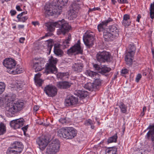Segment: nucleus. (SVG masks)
<instances>
[{
  "instance_id": "obj_1",
  "label": "nucleus",
  "mask_w": 154,
  "mask_h": 154,
  "mask_svg": "<svg viewBox=\"0 0 154 154\" xmlns=\"http://www.w3.org/2000/svg\"><path fill=\"white\" fill-rule=\"evenodd\" d=\"M45 26L48 30L50 32L53 31L55 29V27L59 28L57 32L58 35H65L71 28V26L63 19L55 22L46 23Z\"/></svg>"
},
{
  "instance_id": "obj_2",
  "label": "nucleus",
  "mask_w": 154,
  "mask_h": 154,
  "mask_svg": "<svg viewBox=\"0 0 154 154\" xmlns=\"http://www.w3.org/2000/svg\"><path fill=\"white\" fill-rule=\"evenodd\" d=\"M57 135L61 138L72 139L76 135L77 131L72 127L62 128L58 130Z\"/></svg>"
},
{
  "instance_id": "obj_3",
  "label": "nucleus",
  "mask_w": 154,
  "mask_h": 154,
  "mask_svg": "<svg viewBox=\"0 0 154 154\" xmlns=\"http://www.w3.org/2000/svg\"><path fill=\"white\" fill-rule=\"evenodd\" d=\"M24 103L21 100H18L14 103H9L6 107L7 111L11 114H14L20 111L23 108Z\"/></svg>"
},
{
  "instance_id": "obj_4",
  "label": "nucleus",
  "mask_w": 154,
  "mask_h": 154,
  "mask_svg": "<svg viewBox=\"0 0 154 154\" xmlns=\"http://www.w3.org/2000/svg\"><path fill=\"white\" fill-rule=\"evenodd\" d=\"M136 47L133 44L129 45L126 53L125 59L126 64L129 66H131L132 63V58L135 53Z\"/></svg>"
},
{
  "instance_id": "obj_5",
  "label": "nucleus",
  "mask_w": 154,
  "mask_h": 154,
  "mask_svg": "<svg viewBox=\"0 0 154 154\" xmlns=\"http://www.w3.org/2000/svg\"><path fill=\"white\" fill-rule=\"evenodd\" d=\"M96 57L97 61L101 63L109 62L112 59L110 53L105 51L99 52Z\"/></svg>"
},
{
  "instance_id": "obj_6",
  "label": "nucleus",
  "mask_w": 154,
  "mask_h": 154,
  "mask_svg": "<svg viewBox=\"0 0 154 154\" xmlns=\"http://www.w3.org/2000/svg\"><path fill=\"white\" fill-rule=\"evenodd\" d=\"M49 63L46 64L45 72L47 74L49 73L56 74L57 72L56 66L57 61V59L52 57L49 60Z\"/></svg>"
},
{
  "instance_id": "obj_7",
  "label": "nucleus",
  "mask_w": 154,
  "mask_h": 154,
  "mask_svg": "<svg viewBox=\"0 0 154 154\" xmlns=\"http://www.w3.org/2000/svg\"><path fill=\"white\" fill-rule=\"evenodd\" d=\"M60 143L58 140H55L50 143L48 146L46 152L48 154H55L59 150Z\"/></svg>"
},
{
  "instance_id": "obj_8",
  "label": "nucleus",
  "mask_w": 154,
  "mask_h": 154,
  "mask_svg": "<svg viewBox=\"0 0 154 154\" xmlns=\"http://www.w3.org/2000/svg\"><path fill=\"white\" fill-rule=\"evenodd\" d=\"M94 34L90 31L86 32L83 36V41L85 45L90 48L94 45Z\"/></svg>"
},
{
  "instance_id": "obj_9",
  "label": "nucleus",
  "mask_w": 154,
  "mask_h": 154,
  "mask_svg": "<svg viewBox=\"0 0 154 154\" xmlns=\"http://www.w3.org/2000/svg\"><path fill=\"white\" fill-rule=\"evenodd\" d=\"M52 5L53 2L51 4H46L44 8V13L46 16H53L54 14H60L59 13H58V11L56 8L54 7Z\"/></svg>"
},
{
  "instance_id": "obj_10",
  "label": "nucleus",
  "mask_w": 154,
  "mask_h": 154,
  "mask_svg": "<svg viewBox=\"0 0 154 154\" xmlns=\"http://www.w3.org/2000/svg\"><path fill=\"white\" fill-rule=\"evenodd\" d=\"M80 40L78 41L77 43L67 51V53L69 54H71L73 53L75 54H81L83 53V50L80 46Z\"/></svg>"
},
{
  "instance_id": "obj_11",
  "label": "nucleus",
  "mask_w": 154,
  "mask_h": 154,
  "mask_svg": "<svg viewBox=\"0 0 154 154\" xmlns=\"http://www.w3.org/2000/svg\"><path fill=\"white\" fill-rule=\"evenodd\" d=\"M78 101V99L73 96L68 95L65 100L64 105L66 106H75Z\"/></svg>"
},
{
  "instance_id": "obj_12",
  "label": "nucleus",
  "mask_w": 154,
  "mask_h": 154,
  "mask_svg": "<svg viewBox=\"0 0 154 154\" xmlns=\"http://www.w3.org/2000/svg\"><path fill=\"white\" fill-rule=\"evenodd\" d=\"M68 2V0H54L53 1L52 5L56 8L58 13L60 14L62 12L63 8L67 5Z\"/></svg>"
},
{
  "instance_id": "obj_13",
  "label": "nucleus",
  "mask_w": 154,
  "mask_h": 154,
  "mask_svg": "<svg viewBox=\"0 0 154 154\" xmlns=\"http://www.w3.org/2000/svg\"><path fill=\"white\" fill-rule=\"evenodd\" d=\"M3 65L7 69H9L8 72L11 73L10 71L12 70L16 66V62L15 61L12 59L8 58L6 59L3 62Z\"/></svg>"
},
{
  "instance_id": "obj_14",
  "label": "nucleus",
  "mask_w": 154,
  "mask_h": 154,
  "mask_svg": "<svg viewBox=\"0 0 154 154\" xmlns=\"http://www.w3.org/2000/svg\"><path fill=\"white\" fill-rule=\"evenodd\" d=\"M44 91L49 97H53L57 94V90L54 86L48 85L46 86L44 88Z\"/></svg>"
},
{
  "instance_id": "obj_15",
  "label": "nucleus",
  "mask_w": 154,
  "mask_h": 154,
  "mask_svg": "<svg viewBox=\"0 0 154 154\" xmlns=\"http://www.w3.org/2000/svg\"><path fill=\"white\" fill-rule=\"evenodd\" d=\"M25 121L23 118H20L11 121L10 125L11 127L14 129L19 128L23 125Z\"/></svg>"
},
{
  "instance_id": "obj_16",
  "label": "nucleus",
  "mask_w": 154,
  "mask_h": 154,
  "mask_svg": "<svg viewBox=\"0 0 154 154\" xmlns=\"http://www.w3.org/2000/svg\"><path fill=\"white\" fill-rule=\"evenodd\" d=\"M36 142L39 149L43 150L47 146L48 140L45 137H40L37 138Z\"/></svg>"
},
{
  "instance_id": "obj_17",
  "label": "nucleus",
  "mask_w": 154,
  "mask_h": 154,
  "mask_svg": "<svg viewBox=\"0 0 154 154\" xmlns=\"http://www.w3.org/2000/svg\"><path fill=\"white\" fill-rule=\"evenodd\" d=\"M102 31H103V38L105 41H113L116 38L113 36L108 29H103Z\"/></svg>"
},
{
  "instance_id": "obj_18",
  "label": "nucleus",
  "mask_w": 154,
  "mask_h": 154,
  "mask_svg": "<svg viewBox=\"0 0 154 154\" xmlns=\"http://www.w3.org/2000/svg\"><path fill=\"white\" fill-rule=\"evenodd\" d=\"M84 65L82 61L74 63L72 65V69L77 72H82L83 69Z\"/></svg>"
},
{
  "instance_id": "obj_19",
  "label": "nucleus",
  "mask_w": 154,
  "mask_h": 154,
  "mask_svg": "<svg viewBox=\"0 0 154 154\" xmlns=\"http://www.w3.org/2000/svg\"><path fill=\"white\" fill-rule=\"evenodd\" d=\"M33 67L34 68L35 72H38L41 70L43 68L42 63L41 61L36 58L33 60Z\"/></svg>"
},
{
  "instance_id": "obj_20",
  "label": "nucleus",
  "mask_w": 154,
  "mask_h": 154,
  "mask_svg": "<svg viewBox=\"0 0 154 154\" xmlns=\"http://www.w3.org/2000/svg\"><path fill=\"white\" fill-rule=\"evenodd\" d=\"M119 27L117 25L113 24L110 26L109 29H108L109 30L112 34L114 37L117 38L119 35Z\"/></svg>"
},
{
  "instance_id": "obj_21",
  "label": "nucleus",
  "mask_w": 154,
  "mask_h": 154,
  "mask_svg": "<svg viewBox=\"0 0 154 154\" xmlns=\"http://www.w3.org/2000/svg\"><path fill=\"white\" fill-rule=\"evenodd\" d=\"M72 84L71 83L68 81H61L57 83V86L59 88L65 89L69 88Z\"/></svg>"
},
{
  "instance_id": "obj_22",
  "label": "nucleus",
  "mask_w": 154,
  "mask_h": 154,
  "mask_svg": "<svg viewBox=\"0 0 154 154\" xmlns=\"http://www.w3.org/2000/svg\"><path fill=\"white\" fill-rule=\"evenodd\" d=\"M149 129V131L147 132L146 135L148 139L150 137L151 138L152 141H154V125H149L147 129ZM153 149L154 150V142H153Z\"/></svg>"
},
{
  "instance_id": "obj_23",
  "label": "nucleus",
  "mask_w": 154,
  "mask_h": 154,
  "mask_svg": "<svg viewBox=\"0 0 154 154\" xmlns=\"http://www.w3.org/2000/svg\"><path fill=\"white\" fill-rule=\"evenodd\" d=\"M113 19L109 18L107 20L102 22L97 26V28L99 32H102L103 31V29H105L106 26L110 22H112Z\"/></svg>"
},
{
  "instance_id": "obj_24",
  "label": "nucleus",
  "mask_w": 154,
  "mask_h": 154,
  "mask_svg": "<svg viewBox=\"0 0 154 154\" xmlns=\"http://www.w3.org/2000/svg\"><path fill=\"white\" fill-rule=\"evenodd\" d=\"M60 45L59 44H55L54 45V54L59 57L62 56L63 52V51L60 49Z\"/></svg>"
},
{
  "instance_id": "obj_25",
  "label": "nucleus",
  "mask_w": 154,
  "mask_h": 154,
  "mask_svg": "<svg viewBox=\"0 0 154 154\" xmlns=\"http://www.w3.org/2000/svg\"><path fill=\"white\" fill-rule=\"evenodd\" d=\"M11 147L16 149V150L20 153L23 150V146L21 143L16 141L13 143Z\"/></svg>"
},
{
  "instance_id": "obj_26",
  "label": "nucleus",
  "mask_w": 154,
  "mask_h": 154,
  "mask_svg": "<svg viewBox=\"0 0 154 154\" xmlns=\"http://www.w3.org/2000/svg\"><path fill=\"white\" fill-rule=\"evenodd\" d=\"M131 23L129 15L128 14H125L123 17L122 24L125 26H128L131 24Z\"/></svg>"
},
{
  "instance_id": "obj_27",
  "label": "nucleus",
  "mask_w": 154,
  "mask_h": 154,
  "mask_svg": "<svg viewBox=\"0 0 154 154\" xmlns=\"http://www.w3.org/2000/svg\"><path fill=\"white\" fill-rule=\"evenodd\" d=\"M101 69L100 73L103 75H105L106 73L109 72L111 70L110 68L107 67L106 66L103 65L101 66Z\"/></svg>"
},
{
  "instance_id": "obj_28",
  "label": "nucleus",
  "mask_w": 154,
  "mask_h": 154,
  "mask_svg": "<svg viewBox=\"0 0 154 154\" xmlns=\"http://www.w3.org/2000/svg\"><path fill=\"white\" fill-rule=\"evenodd\" d=\"M45 44L47 46L48 50L50 53L54 44V42L53 40L51 39L50 40H46L45 42Z\"/></svg>"
},
{
  "instance_id": "obj_29",
  "label": "nucleus",
  "mask_w": 154,
  "mask_h": 154,
  "mask_svg": "<svg viewBox=\"0 0 154 154\" xmlns=\"http://www.w3.org/2000/svg\"><path fill=\"white\" fill-rule=\"evenodd\" d=\"M84 88L90 91H92L95 88L94 85L93 83L88 82L85 85Z\"/></svg>"
},
{
  "instance_id": "obj_30",
  "label": "nucleus",
  "mask_w": 154,
  "mask_h": 154,
  "mask_svg": "<svg viewBox=\"0 0 154 154\" xmlns=\"http://www.w3.org/2000/svg\"><path fill=\"white\" fill-rule=\"evenodd\" d=\"M11 70V71H10V72H11V74H20L22 73L23 72V69L22 68H17L16 66L15 67L14 69L12 70Z\"/></svg>"
},
{
  "instance_id": "obj_31",
  "label": "nucleus",
  "mask_w": 154,
  "mask_h": 154,
  "mask_svg": "<svg viewBox=\"0 0 154 154\" xmlns=\"http://www.w3.org/2000/svg\"><path fill=\"white\" fill-rule=\"evenodd\" d=\"M106 150L108 154H117V149L115 147H108Z\"/></svg>"
},
{
  "instance_id": "obj_32",
  "label": "nucleus",
  "mask_w": 154,
  "mask_h": 154,
  "mask_svg": "<svg viewBox=\"0 0 154 154\" xmlns=\"http://www.w3.org/2000/svg\"><path fill=\"white\" fill-rule=\"evenodd\" d=\"M69 73L68 72H59L57 74V78L62 79L67 77Z\"/></svg>"
},
{
  "instance_id": "obj_33",
  "label": "nucleus",
  "mask_w": 154,
  "mask_h": 154,
  "mask_svg": "<svg viewBox=\"0 0 154 154\" xmlns=\"http://www.w3.org/2000/svg\"><path fill=\"white\" fill-rule=\"evenodd\" d=\"M78 94L79 96L81 99L85 98L88 95V92L84 91H79Z\"/></svg>"
},
{
  "instance_id": "obj_34",
  "label": "nucleus",
  "mask_w": 154,
  "mask_h": 154,
  "mask_svg": "<svg viewBox=\"0 0 154 154\" xmlns=\"http://www.w3.org/2000/svg\"><path fill=\"white\" fill-rule=\"evenodd\" d=\"M20 153L16 149H14L13 148L11 147L8 149L7 154H20Z\"/></svg>"
},
{
  "instance_id": "obj_35",
  "label": "nucleus",
  "mask_w": 154,
  "mask_h": 154,
  "mask_svg": "<svg viewBox=\"0 0 154 154\" xmlns=\"http://www.w3.org/2000/svg\"><path fill=\"white\" fill-rule=\"evenodd\" d=\"M6 131V127L4 124L2 123L0 124V135L5 133Z\"/></svg>"
},
{
  "instance_id": "obj_36",
  "label": "nucleus",
  "mask_w": 154,
  "mask_h": 154,
  "mask_svg": "<svg viewBox=\"0 0 154 154\" xmlns=\"http://www.w3.org/2000/svg\"><path fill=\"white\" fill-rule=\"evenodd\" d=\"M117 139V134H116L113 136L109 137L107 141L108 143H111L112 142H116Z\"/></svg>"
},
{
  "instance_id": "obj_37",
  "label": "nucleus",
  "mask_w": 154,
  "mask_h": 154,
  "mask_svg": "<svg viewBox=\"0 0 154 154\" xmlns=\"http://www.w3.org/2000/svg\"><path fill=\"white\" fill-rule=\"evenodd\" d=\"M86 74L92 78L94 77L95 76L98 75L97 73L92 71L90 70H87L86 72Z\"/></svg>"
},
{
  "instance_id": "obj_38",
  "label": "nucleus",
  "mask_w": 154,
  "mask_h": 154,
  "mask_svg": "<svg viewBox=\"0 0 154 154\" xmlns=\"http://www.w3.org/2000/svg\"><path fill=\"white\" fill-rule=\"evenodd\" d=\"M150 17L151 19L154 18V2L153 4H151L150 9Z\"/></svg>"
},
{
  "instance_id": "obj_39",
  "label": "nucleus",
  "mask_w": 154,
  "mask_h": 154,
  "mask_svg": "<svg viewBox=\"0 0 154 154\" xmlns=\"http://www.w3.org/2000/svg\"><path fill=\"white\" fill-rule=\"evenodd\" d=\"M17 18L18 19L17 22H24L28 18V17L26 16L24 17L19 16L18 17L17 16Z\"/></svg>"
},
{
  "instance_id": "obj_40",
  "label": "nucleus",
  "mask_w": 154,
  "mask_h": 154,
  "mask_svg": "<svg viewBox=\"0 0 154 154\" xmlns=\"http://www.w3.org/2000/svg\"><path fill=\"white\" fill-rule=\"evenodd\" d=\"M119 107L123 113H125L126 112V107L122 102L120 103Z\"/></svg>"
},
{
  "instance_id": "obj_41",
  "label": "nucleus",
  "mask_w": 154,
  "mask_h": 154,
  "mask_svg": "<svg viewBox=\"0 0 154 154\" xmlns=\"http://www.w3.org/2000/svg\"><path fill=\"white\" fill-rule=\"evenodd\" d=\"M94 85L95 88H97V86H99L101 85V80L100 79H96L94 83H93Z\"/></svg>"
},
{
  "instance_id": "obj_42",
  "label": "nucleus",
  "mask_w": 154,
  "mask_h": 154,
  "mask_svg": "<svg viewBox=\"0 0 154 154\" xmlns=\"http://www.w3.org/2000/svg\"><path fill=\"white\" fill-rule=\"evenodd\" d=\"M34 80L36 85L39 86H41L43 82V81L40 79H35Z\"/></svg>"
},
{
  "instance_id": "obj_43",
  "label": "nucleus",
  "mask_w": 154,
  "mask_h": 154,
  "mask_svg": "<svg viewBox=\"0 0 154 154\" xmlns=\"http://www.w3.org/2000/svg\"><path fill=\"white\" fill-rule=\"evenodd\" d=\"M5 88V84L2 82H0V94L4 91Z\"/></svg>"
},
{
  "instance_id": "obj_44",
  "label": "nucleus",
  "mask_w": 154,
  "mask_h": 154,
  "mask_svg": "<svg viewBox=\"0 0 154 154\" xmlns=\"http://www.w3.org/2000/svg\"><path fill=\"white\" fill-rule=\"evenodd\" d=\"M93 67L94 69L98 71V72L100 73V70L101 67H100L99 65L97 64H93Z\"/></svg>"
},
{
  "instance_id": "obj_45",
  "label": "nucleus",
  "mask_w": 154,
  "mask_h": 154,
  "mask_svg": "<svg viewBox=\"0 0 154 154\" xmlns=\"http://www.w3.org/2000/svg\"><path fill=\"white\" fill-rule=\"evenodd\" d=\"M72 10L74 11L76 10L79 8V5L75 3H73L71 5Z\"/></svg>"
},
{
  "instance_id": "obj_46",
  "label": "nucleus",
  "mask_w": 154,
  "mask_h": 154,
  "mask_svg": "<svg viewBox=\"0 0 154 154\" xmlns=\"http://www.w3.org/2000/svg\"><path fill=\"white\" fill-rule=\"evenodd\" d=\"M94 123V122L92 120L88 119L86 120L85 122V124L86 125H93Z\"/></svg>"
},
{
  "instance_id": "obj_47",
  "label": "nucleus",
  "mask_w": 154,
  "mask_h": 154,
  "mask_svg": "<svg viewBox=\"0 0 154 154\" xmlns=\"http://www.w3.org/2000/svg\"><path fill=\"white\" fill-rule=\"evenodd\" d=\"M71 39V37L70 36H69L68 37V38L65 40L63 42V44L64 46H65L66 47V45H67V46H68V44L69 43V41H70V40Z\"/></svg>"
},
{
  "instance_id": "obj_48",
  "label": "nucleus",
  "mask_w": 154,
  "mask_h": 154,
  "mask_svg": "<svg viewBox=\"0 0 154 154\" xmlns=\"http://www.w3.org/2000/svg\"><path fill=\"white\" fill-rule=\"evenodd\" d=\"M142 77L141 74H138L137 75L135 81L137 82H138Z\"/></svg>"
},
{
  "instance_id": "obj_49",
  "label": "nucleus",
  "mask_w": 154,
  "mask_h": 154,
  "mask_svg": "<svg viewBox=\"0 0 154 154\" xmlns=\"http://www.w3.org/2000/svg\"><path fill=\"white\" fill-rule=\"evenodd\" d=\"M128 70L126 68H124L121 70V73L123 74H126L128 72Z\"/></svg>"
},
{
  "instance_id": "obj_50",
  "label": "nucleus",
  "mask_w": 154,
  "mask_h": 154,
  "mask_svg": "<svg viewBox=\"0 0 154 154\" xmlns=\"http://www.w3.org/2000/svg\"><path fill=\"white\" fill-rule=\"evenodd\" d=\"M59 121L60 122L63 124L66 123V118H61Z\"/></svg>"
},
{
  "instance_id": "obj_51",
  "label": "nucleus",
  "mask_w": 154,
  "mask_h": 154,
  "mask_svg": "<svg viewBox=\"0 0 154 154\" xmlns=\"http://www.w3.org/2000/svg\"><path fill=\"white\" fill-rule=\"evenodd\" d=\"M38 123L40 125H42L45 126H48V123L47 122H43L40 121H38Z\"/></svg>"
},
{
  "instance_id": "obj_52",
  "label": "nucleus",
  "mask_w": 154,
  "mask_h": 154,
  "mask_svg": "<svg viewBox=\"0 0 154 154\" xmlns=\"http://www.w3.org/2000/svg\"><path fill=\"white\" fill-rule=\"evenodd\" d=\"M28 125H27L26 126H25L22 128V129L23 130L24 134H25L26 131L27 130V129L28 128Z\"/></svg>"
},
{
  "instance_id": "obj_53",
  "label": "nucleus",
  "mask_w": 154,
  "mask_h": 154,
  "mask_svg": "<svg viewBox=\"0 0 154 154\" xmlns=\"http://www.w3.org/2000/svg\"><path fill=\"white\" fill-rule=\"evenodd\" d=\"M118 2L120 3H128L127 0H118Z\"/></svg>"
},
{
  "instance_id": "obj_54",
  "label": "nucleus",
  "mask_w": 154,
  "mask_h": 154,
  "mask_svg": "<svg viewBox=\"0 0 154 154\" xmlns=\"http://www.w3.org/2000/svg\"><path fill=\"white\" fill-rule=\"evenodd\" d=\"M40 76H41V75L39 73H38L36 74L35 75V76L34 77V80L35 79H40L39 78Z\"/></svg>"
},
{
  "instance_id": "obj_55",
  "label": "nucleus",
  "mask_w": 154,
  "mask_h": 154,
  "mask_svg": "<svg viewBox=\"0 0 154 154\" xmlns=\"http://www.w3.org/2000/svg\"><path fill=\"white\" fill-rule=\"evenodd\" d=\"M27 11H24L22 12L20 14H19L18 15H17V17H18L19 16H23V15L24 14H27Z\"/></svg>"
},
{
  "instance_id": "obj_56",
  "label": "nucleus",
  "mask_w": 154,
  "mask_h": 154,
  "mask_svg": "<svg viewBox=\"0 0 154 154\" xmlns=\"http://www.w3.org/2000/svg\"><path fill=\"white\" fill-rule=\"evenodd\" d=\"M39 108V107L38 106H37V105H35L34 106V107L33 108V110L34 111L36 112L38 110Z\"/></svg>"
},
{
  "instance_id": "obj_57",
  "label": "nucleus",
  "mask_w": 154,
  "mask_h": 154,
  "mask_svg": "<svg viewBox=\"0 0 154 154\" xmlns=\"http://www.w3.org/2000/svg\"><path fill=\"white\" fill-rule=\"evenodd\" d=\"M10 13L11 16H14L16 13V11L15 10H11L10 11Z\"/></svg>"
},
{
  "instance_id": "obj_58",
  "label": "nucleus",
  "mask_w": 154,
  "mask_h": 154,
  "mask_svg": "<svg viewBox=\"0 0 154 154\" xmlns=\"http://www.w3.org/2000/svg\"><path fill=\"white\" fill-rule=\"evenodd\" d=\"M100 8H99L97 7V8H93L90 9L89 11H95L96 10H100Z\"/></svg>"
},
{
  "instance_id": "obj_59",
  "label": "nucleus",
  "mask_w": 154,
  "mask_h": 154,
  "mask_svg": "<svg viewBox=\"0 0 154 154\" xmlns=\"http://www.w3.org/2000/svg\"><path fill=\"white\" fill-rule=\"evenodd\" d=\"M25 40V38L23 37H22L20 38L19 39V42L21 43H23L24 41Z\"/></svg>"
},
{
  "instance_id": "obj_60",
  "label": "nucleus",
  "mask_w": 154,
  "mask_h": 154,
  "mask_svg": "<svg viewBox=\"0 0 154 154\" xmlns=\"http://www.w3.org/2000/svg\"><path fill=\"white\" fill-rule=\"evenodd\" d=\"M16 9H17V11H22V10L21 9V8H20V7L19 6V5H17L16 6Z\"/></svg>"
},
{
  "instance_id": "obj_61",
  "label": "nucleus",
  "mask_w": 154,
  "mask_h": 154,
  "mask_svg": "<svg viewBox=\"0 0 154 154\" xmlns=\"http://www.w3.org/2000/svg\"><path fill=\"white\" fill-rule=\"evenodd\" d=\"M141 17V15L140 14H138L137 17V19L136 20V21L138 22H139L140 19Z\"/></svg>"
},
{
  "instance_id": "obj_62",
  "label": "nucleus",
  "mask_w": 154,
  "mask_h": 154,
  "mask_svg": "<svg viewBox=\"0 0 154 154\" xmlns=\"http://www.w3.org/2000/svg\"><path fill=\"white\" fill-rule=\"evenodd\" d=\"M24 26L23 25H19L18 26V28L20 29L24 28Z\"/></svg>"
},
{
  "instance_id": "obj_63",
  "label": "nucleus",
  "mask_w": 154,
  "mask_h": 154,
  "mask_svg": "<svg viewBox=\"0 0 154 154\" xmlns=\"http://www.w3.org/2000/svg\"><path fill=\"white\" fill-rule=\"evenodd\" d=\"M32 24L35 26H36V25H39V23L38 22L36 21H32Z\"/></svg>"
},
{
  "instance_id": "obj_64",
  "label": "nucleus",
  "mask_w": 154,
  "mask_h": 154,
  "mask_svg": "<svg viewBox=\"0 0 154 154\" xmlns=\"http://www.w3.org/2000/svg\"><path fill=\"white\" fill-rule=\"evenodd\" d=\"M3 104V100L0 99V106H2Z\"/></svg>"
}]
</instances>
